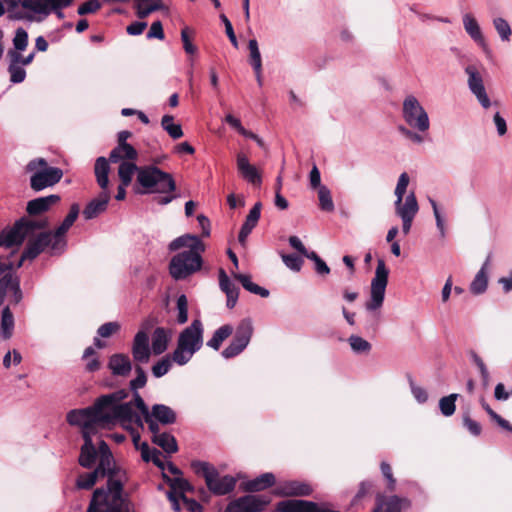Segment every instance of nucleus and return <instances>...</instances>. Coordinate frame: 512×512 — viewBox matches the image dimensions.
I'll use <instances>...</instances> for the list:
<instances>
[{
    "label": "nucleus",
    "mask_w": 512,
    "mask_h": 512,
    "mask_svg": "<svg viewBox=\"0 0 512 512\" xmlns=\"http://www.w3.org/2000/svg\"><path fill=\"white\" fill-rule=\"evenodd\" d=\"M50 222L48 218L30 219L21 217L13 226L6 227L0 232V247L19 248L28 238L17 268H20L25 260H34L47 248L53 253L63 252L65 247H54V233L48 230Z\"/></svg>",
    "instance_id": "nucleus-1"
},
{
    "label": "nucleus",
    "mask_w": 512,
    "mask_h": 512,
    "mask_svg": "<svg viewBox=\"0 0 512 512\" xmlns=\"http://www.w3.org/2000/svg\"><path fill=\"white\" fill-rule=\"evenodd\" d=\"M135 172H137L136 185L134 186L136 194L169 193L177 188L172 174L155 165L138 167L132 161L120 163L118 168L120 182L124 186H129Z\"/></svg>",
    "instance_id": "nucleus-2"
},
{
    "label": "nucleus",
    "mask_w": 512,
    "mask_h": 512,
    "mask_svg": "<svg viewBox=\"0 0 512 512\" xmlns=\"http://www.w3.org/2000/svg\"><path fill=\"white\" fill-rule=\"evenodd\" d=\"M119 471L110 472L107 480V490H94L87 512H129L128 504L123 498V483L116 479Z\"/></svg>",
    "instance_id": "nucleus-3"
},
{
    "label": "nucleus",
    "mask_w": 512,
    "mask_h": 512,
    "mask_svg": "<svg viewBox=\"0 0 512 512\" xmlns=\"http://www.w3.org/2000/svg\"><path fill=\"white\" fill-rule=\"evenodd\" d=\"M203 345V325L199 319L193 320L178 336L177 347L171 354V359L176 364H187L192 356Z\"/></svg>",
    "instance_id": "nucleus-4"
},
{
    "label": "nucleus",
    "mask_w": 512,
    "mask_h": 512,
    "mask_svg": "<svg viewBox=\"0 0 512 512\" xmlns=\"http://www.w3.org/2000/svg\"><path fill=\"white\" fill-rule=\"evenodd\" d=\"M12 252L8 256H0V306H3L7 296L10 302L17 305L22 300L19 278L16 276L17 264L12 261Z\"/></svg>",
    "instance_id": "nucleus-5"
},
{
    "label": "nucleus",
    "mask_w": 512,
    "mask_h": 512,
    "mask_svg": "<svg viewBox=\"0 0 512 512\" xmlns=\"http://www.w3.org/2000/svg\"><path fill=\"white\" fill-rule=\"evenodd\" d=\"M191 467L197 475L204 478L208 490L214 495H226L235 489L236 479L230 475L220 477L218 470L210 463L195 460Z\"/></svg>",
    "instance_id": "nucleus-6"
},
{
    "label": "nucleus",
    "mask_w": 512,
    "mask_h": 512,
    "mask_svg": "<svg viewBox=\"0 0 512 512\" xmlns=\"http://www.w3.org/2000/svg\"><path fill=\"white\" fill-rule=\"evenodd\" d=\"M26 171L31 173L30 188L40 192L59 183L63 177L62 169L48 165L44 158H35L28 162Z\"/></svg>",
    "instance_id": "nucleus-7"
},
{
    "label": "nucleus",
    "mask_w": 512,
    "mask_h": 512,
    "mask_svg": "<svg viewBox=\"0 0 512 512\" xmlns=\"http://www.w3.org/2000/svg\"><path fill=\"white\" fill-rule=\"evenodd\" d=\"M104 413L101 408L97 407V401L90 407L83 409H73L67 413L66 420L71 426H79L82 428V434L91 436L96 433L97 427L108 428L110 424L107 420H103Z\"/></svg>",
    "instance_id": "nucleus-8"
},
{
    "label": "nucleus",
    "mask_w": 512,
    "mask_h": 512,
    "mask_svg": "<svg viewBox=\"0 0 512 512\" xmlns=\"http://www.w3.org/2000/svg\"><path fill=\"white\" fill-rule=\"evenodd\" d=\"M202 252L183 251L172 257L169 264L170 275L175 280H183L202 267Z\"/></svg>",
    "instance_id": "nucleus-9"
},
{
    "label": "nucleus",
    "mask_w": 512,
    "mask_h": 512,
    "mask_svg": "<svg viewBox=\"0 0 512 512\" xmlns=\"http://www.w3.org/2000/svg\"><path fill=\"white\" fill-rule=\"evenodd\" d=\"M389 270L383 259H378L375 275L371 281L370 300L366 302L368 311H375L382 307L385 291L388 284Z\"/></svg>",
    "instance_id": "nucleus-10"
},
{
    "label": "nucleus",
    "mask_w": 512,
    "mask_h": 512,
    "mask_svg": "<svg viewBox=\"0 0 512 512\" xmlns=\"http://www.w3.org/2000/svg\"><path fill=\"white\" fill-rule=\"evenodd\" d=\"M402 113L405 122L411 128L420 132H425L429 129L428 114L415 96L409 95L404 99Z\"/></svg>",
    "instance_id": "nucleus-11"
},
{
    "label": "nucleus",
    "mask_w": 512,
    "mask_h": 512,
    "mask_svg": "<svg viewBox=\"0 0 512 512\" xmlns=\"http://www.w3.org/2000/svg\"><path fill=\"white\" fill-rule=\"evenodd\" d=\"M253 334V325L250 319H243L238 324L233 339L230 344L222 351V356L226 359L234 358L242 353L249 344Z\"/></svg>",
    "instance_id": "nucleus-12"
},
{
    "label": "nucleus",
    "mask_w": 512,
    "mask_h": 512,
    "mask_svg": "<svg viewBox=\"0 0 512 512\" xmlns=\"http://www.w3.org/2000/svg\"><path fill=\"white\" fill-rule=\"evenodd\" d=\"M270 502L262 495H244L229 502L224 512H263Z\"/></svg>",
    "instance_id": "nucleus-13"
},
{
    "label": "nucleus",
    "mask_w": 512,
    "mask_h": 512,
    "mask_svg": "<svg viewBox=\"0 0 512 512\" xmlns=\"http://www.w3.org/2000/svg\"><path fill=\"white\" fill-rule=\"evenodd\" d=\"M128 397V391L126 389H120L110 394L101 395L96 399L97 407L101 408L104 415L101 417L103 420H107L110 426L115 425V413L123 403L122 400Z\"/></svg>",
    "instance_id": "nucleus-14"
},
{
    "label": "nucleus",
    "mask_w": 512,
    "mask_h": 512,
    "mask_svg": "<svg viewBox=\"0 0 512 512\" xmlns=\"http://www.w3.org/2000/svg\"><path fill=\"white\" fill-rule=\"evenodd\" d=\"M312 492L313 489L309 483L299 480L279 482L273 490V494L278 497L309 496Z\"/></svg>",
    "instance_id": "nucleus-15"
},
{
    "label": "nucleus",
    "mask_w": 512,
    "mask_h": 512,
    "mask_svg": "<svg viewBox=\"0 0 512 512\" xmlns=\"http://www.w3.org/2000/svg\"><path fill=\"white\" fill-rule=\"evenodd\" d=\"M465 72L468 75V86L471 92L476 96L483 108L487 109L490 107L491 102L486 93L483 78L474 65H468L465 68Z\"/></svg>",
    "instance_id": "nucleus-16"
},
{
    "label": "nucleus",
    "mask_w": 512,
    "mask_h": 512,
    "mask_svg": "<svg viewBox=\"0 0 512 512\" xmlns=\"http://www.w3.org/2000/svg\"><path fill=\"white\" fill-rule=\"evenodd\" d=\"M277 512H339L307 500H283L276 505Z\"/></svg>",
    "instance_id": "nucleus-17"
},
{
    "label": "nucleus",
    "mask_w": 512,
    "mask_h": 512,
    "mask_svg": "<svg viewBox=\"0 0 512 512\" xmlns=\"http://www.w3.org/2000/svg\"><path fill=\"white\" fill-rule=\"evenodd\" d=\"M61 198L59 195L51 194L44 197H38L27 202L26 212L30 219L44 218L42 215L48 212L52 206L58 204Z\"/></svg>",
    "instance_id": "nucleus-18"
},
{
    "label": "nucleus",
    "mask_w": 512,
    "mask_h": 512,
    "mask_svg": "<svg viewBox=\"0 0 512 512\" xmlns=\"http://www.w3.org/2000/svg\"><path fill=\"white\" fill-rule=\"evenodd\" d=\"M20 50L9 49L7 51V60L9 62L8 72L10 74V81L12 83H21L26 78V71L24 69L25 59Z\"/></svg>",
    "instance_id": "nucleus-19"
},
{
    "label": "nucleus",
    "mask_w": 512,
    "mask_h": 512,
    "mask_svg": "<svg viewBox=\"0 0 512 512\" xmlns=\"http://www.w3.org/2000/svg\"><path fill=\"white\" fill-rule=\"evenodd\" d=\"M132 356L134 361L138 363H147L151 356L149 347V337L146 331L140 330L136 333L133 345Z\"/></svg>",
    "instance_id": "nucleus-20"
},
{
    "label": "nucleus",
    "mask_w": 512,
    "mask_h": 512,
    "mask_svg": "<svg viewBox=\"0 0 512 512\" xmlns=\"http://www.w3.org/2000/svg\"><path fill=\"white\" fill-rule=\"evenodd\" d=\"M79 205L74 203L71 205L69 213L63 220V222L58 226L54 231V247H65L66 246V240H65V234L68 232V230L72 227L74 222L76 221L78 215H79Z\"/></svg>",
    "instance_id": "nucleus-21"
},
{
    "label": "nucleus",
    "mask_w": 512,
    "mask_h": 512,
    "mask_svg": "<svg viewBox=\"0 0 512 512\" xmlns=\"http://www.w3.org/2000/svg\"><path fill=\"white\" fill-rule=\"evenodd\" d=\"M237 169L240 175L249 183L259 186L262 182L261 173L257 168L249 163L248 157L244 153L237 154Z\"/></svg>",
    "instance_id": "nucleus-22"
},
{
    "label": "nucleus",
    "mask_w": 512,
    "mask_h": 512,
    "mask_svg": "<svg viewBox=\"0 0 512 512\" xmlns=\"http://www.w3.org/2000/svg\"><path fill=\"white\" fill-rule=\"evenodd\" d=\"M108 368L114 376L127 377L131 373L132 363L128 355L116 353L110 356Z\"/></svg>",
    "instance_id": "nucleus-23"
},
{
    "label": "nucleus",
    "mask_w": 512,
    "mask_h": 512,
    "mask_svg": "<svg viewBox=\"0 0 512 512\" xmlns=\"http://www.w3.org/2000/svg\"><path fill=\"white\" fill-rule=\"evenodd\" d=\"M110 200L109 191H101L99 195L92 199L84 208L83 216L85 219L90 220L97 217L99 214L107 209Z\"/></svg>",
    "instance_id": "nucleus-24"
},
{
    "label": "nucleus",
    "mask_w": 512,
    "mask_h": 512,
    "mask_svg": "<svg viewBox=\"0 0 512 512\" xmlns=\"http://www.w3.org/2000/svg\"><path fill=\"white\" fill-rule=\"evenodd\" d=\"M183 247L189 248L187 251H205V244L199 239L198 236L192 234H185L180 237H177L169 244L170 251H177Z\"/></svg>",
    "instance_id": "nucleus-25"
},
{
    "label": "nucleus",
    "mask_w": 512,
    "mask_h": 512,
    "mask_svg": "<svg viewBox=\"0 0 512 512\" xmlns=\"http://www.w3.org/2000/svg\"><path fill=\"white\" fill-rule=\"evenodd\" d=\"M276 484V477L271 472H266L255 479L242 483L243 490L249 493L260 492L273 487Z\"/></svg>",
    "instance_id": "nucleus-26"
},
{
    "label": "nucleus",
    "mask_w": 512,
    "mask_h": 512,
    "mask_svg": "<svg viewBox=\"0 0 512 512\" xmlns=\"http://www.w3.org/2000/svg\"><path fill=\"white\" fill-rule=\"evenodd\" d=\"M84 444L81 447L78 458L79 465L83 468H92L97 459V450L93 444L92 437L83 433Z\"/></svg>",
    "instance_id": "nucleus-27"
},
{
    "label": "nucleus",
    "mask_w": 512,
    "mask_h": 512,
    "mask_svg": "<svg viewBox=\"0 0 512 512\" xmlns=\"http://www.w3.org/2000/svg\"><path fill=\"white\" fill-rule=\"evenodd\" d=\"M219 286L220 289L226 294L227 302L226 305L229 309L235 307L238 296L239 288L231 282L224 269H219Z\"/></svg>",
    "instance_id": "nucleus-28"
},
{
    "label": "nucleus",
    "mask_w": 512,
    "mask_h": 512,
    "mask_svg": "<svg viewBox=\"0 0 512 512\" xmlns=\"http://www.w3.org/2000/svg\"><path fill=\"white\" fill-rule=\"evenodd\" d=\"M138 158L137 150L130 144H117L109 154L111 163L135 161Z\"/></svg>",
    "instance_id": "nucleus-29"
},
{
    "label": "nucleus",
    "mask_w": 512,
    "mask_h": 512,
    "mask_svg": "<svg viewBox=\"0 0 512 512\" xmlns=\"http://www.w3.org/2000/svg\"><path fill=\"white\" fill-rule=\"evenodd\" d=\"M115 423L120 421L122 423H134L138 427L143 428V420L139 414L132 409V402H127L118 407L115 415Z\"/></svg>",
    "instance_id": "nucleus-30"
},
{
    "label": "nucleus",
    "mask_w": 512,
    "mask_h": 512,
    "mask_svg": "<svg viewBox=\"0 0 512 512\" xmlns=\"http://www.w3.org/2000/svg\"><path fill=\"white\" fill-rule=\"evenodd\" d=\"M115 423L120 421L122 423H134L138 427L143 428V420L139 414L132 409V402H127L118 407L115 415Z\"/></svg>",
    "instance_id": "nucleus-31"
},
{
    "label": "nucleus",
    "mask_w": 512,
    "mask_h": 512,
    "mask_svg": "<svg viewBox=\"0 0 512 512\" xmlns=\"http://www.w3.org/2000/svg\"><path fill=\"white\" fill-rule=\"evenodd\" d=\"M150 415L162 425H171L177 421L176 412L171 407L164 404H154L151 408Z\"/></svg>",
    "instance_id": "nucleus-32"
},
{
    "label": "nucleus",
    "mask_w": 512,
    "mask_h": 512,
    "mask_svg": "<svg viewBox=\"0 0 512 512\" xmlns=\"http://www.w3.org/2000/svg\"><path fill=\"white\" fill-rule=\"evenodd\" d=\"M109 159H106L105 157H98L95 161L94 165V173L96 177L97 184L100 186V188L103 191H108V185H109V172H110V166H109Z\"/></svg>",
    "instance_id": "nucleus-33"
},
{
    "label": "nucleus",
    "mask_w": 512,
    "mask_h": 512,
    "mask_svg": "<svg viewBox=\"0 0 512 512\" xmlns=\"http://www.w3.org/2000/svg\"><path fill=\"white\" fill-rule=\"evenodd\" d=\"M408 505L409 501L407 499L398 496H392L388 500L379 498L373 512H400L402 507Z\"/></svg>",
    "instance_id": "nucleus-34"
},
{
    "label": "nucleus",
    "mask_w": 512,
    "mask_h": 512,
    "mask_svg": "<svg viewBox=\"0 0 512 512\" xmlns=\"http://www.w3.org/2000/svg\"><path fill=\"white\" fill-rule=\"evenodd\" d=\"M170 335L168 330L163 327H157L152 334V351L155 355H160L167 350Z\"/></svg>",
    "instance_id": "nucleus-35"
},
{
    "label": "nucleus",
    "mask_w": 512,
    "mask_h": 512,
    "mask_svg": "<svg viewBox=\"0 0 512 512\" xmlns=\"http://www.w3.org/2000/svg\"><path fill=\"white\" fill-rule=\"evenodd\" d=\"M395 207L397 215L401 218H406L407 216L414 218L419 209L416 196L413 192L406 197L404 203L395 204Z\"/></svg>",
    "instance_id": "nucleus-36"
},
{
    "label": "nucleus",
    "mask_w": 512,
    "mask_h": 512,
    "mask_svg": "<svg viewBox=\"0 0 512 512\" xmlns=\"http://www.w3.org/2000/svg\"><path fill=\"white\" fill-rule=\"evenodd\" d=\"M489 259L485 261L481 269L476 274L475 278L470 284V291L474 295L482 294L486 291L488 286L487 267Z\"/></svg>",
    "instance_id": "nucleus-37"
},
{
    "label": "nucleus",
    "mask_w": 512,
    "mask_h": 512,
    "mask_svg": "<svg viewBox=\"0 0 512 512\" xmlns=\"http://www.w3.org/2000/svg\"><path fill=\"white\" fill-rule=\"evenodd\" d=\"M151 441L161 447L168 454H173L178 451L176 438L168 432H163L161 435L152 436Z\"/></svg>",
    "instance_id": "nucleus-38"
},
{
    "label": "nucleus",
    "mask_w": 512,
    "mask_h": 512,
    "mask_svg": "<svg viewBox=\"0 0 512 512\" xmlns=\"http://www.w3.org/2000/svg\"><path fill=\"white\" fill-rule=\"evenodd\" d=\"M463 24L466 32L469 34V36L479 44H481L483 47H485V40L482 35L481 29L478 25V22L471 14H466L463 17Z\"/></svg>",
    "instance_id": "nucleus-39"
},
{
    "label": "nucleus",
    "mask_w": 512,
    "mask_h": 512,
    "mask_svg": "<svg viewBox=\"0 0 512 512\" xmlns=\"http://www.w3.org/2000/svg\"><path fill=\"white\" fill-rule=\"evenodd\" d=\"M14 329V316L8 305L4 306L1 313L0 334L3 339L11 338Z\"/></svg>",
    "instance_id": "nucleus-40"
},
{
    "label": "nucleus",
    "mask_w": 512,
    "mask_h": 512,
    "mask_svg": "<svg viewBox=\"0 0 512 512\" xmlns=\"http://www.w3.org/2000/svg\"><path fill=\"white\" fill-rule=\"evenodd\" d=\"M234 328L230 324H225L219 327L213 334L212 338L208 340L207 346L214 350H219L222 343L233 334Z\"/></svg>",
    "instance_id": "nucleus-41"
},
{
    "label": "nucleus",
    "mask_w": 512,
    "mask_h": 512,
    "mask_svg": "<svg viewBox=\"0 0 512 512\" xmlns=\"http://www.w3.org/2000/svg\"><path fill=\"white\" fill-rule=\"evenodd\" d=\"M99 478L102 477L96 469L92 472L80 473L77 476L75 487L79 490H90L95 486Z\"/></svg>",
    "instance_id": "nucleus-42"
},
{
    "label": "nucleus",
    "mask_w": 512,
    "mask_h": 512,
    "mask_svg": "<svg viewBox=\"0 0 512 512\" xmlns=\"http://www.w3.org/2000/svg\"><path fill=\"white\" fill-rule=\"evenodd\" d=\"M233 276L236 280H238L242 284V286L247 291H249L253 294H256V295H260L261 297H264V298L269 296V294H270L269 291L255 283H253L251 281V278L249 275L234 273Z\"/></svg>",
    "instance_id": "nucleus-43"
},
{
    "label": "nucleus",
    "mask_w": 512,
    "mask_h": 512,
    "mask_svg": "<svg viewBox=\"0 0 512 512\" xmlns=\"http://www.w3.org/2000/svg\"><path fill=\"white\" fill-rule=\"evenodd\" d=\"M73 0H46L45 11L41 14H49L54 12L59 19L64 18L62 9L69 7Z\"/></svg>",
    "instance_id": "nucleus-44"
},
{
    "label": "nucleus",
    "mask_w": 512,
    "mask_h": 512,
    "mask_svg": "<svg viewBox=\"0 0 512 512\" xmlns=\"http://www.w3.org/2000/svg\"><path fill=\"white\" fill-rule=\"evenodd\" d=\"M172 115H164L161 120L162 128L169 134L172 139H179L183 136L181 125L173 123Z\"/></svg>",
    "instance_id": "nucleus-45"
},
{
    "label": "nucleus",
    "mask_w": 512,
    "mask_h": 512,
    "mask_svg": "<svg viewBox=\"0 0 512 512\" xmlns=\"http://www.w3.org/2000/svg\"><path fill=\"white\" fill-rule=\"evenodd\" d=\"M163 477L172 490L179 492L180 499H182V495H185L184 494L185 492L193 491V486L184 478H181V477L170 478L165 474L163 475Z\"/></svg>",
    "instance_id": "nucleus-46"
},
{
    "label": "nucleus",
    "mask_w": 512,
    "mask_h": 512,
    "mask_svg": "<svg viewBox=\"0 0 512 512\" xmlns=\"http://www.w3.org/2000/svg\"><path fill=\"white\" fill-rule=\"evenodd\" d=\"M319 206L322 211L333 212L334 203L332 200L331 192L326 186L318 188Z\"/></svg>",
    "instance_id": "nucleus-47"
},
{
    "label": "nucleus",
    "mask_w": 512,
    "mask_h": 512,
    "mask_svg": "<svg viewBox=\"0 0 512 512\" xmlns=\"http://www.w3.org/2000/svg\"><path fill=\"white\" fill-rule=\"evenodd\" d=\"M458 398V394H450L448 396H444L439 400V408L441 413L446 416H452L455 413L456 405L455 402Z\"/></svg>",
    "instance_id": "nucleus-48"
},
{
    "label": "nucleus",
    "mask_w": 512,
    "mask_h": 512,
    "mask_svg": "<svg viewBox=\"0 0 512 512\" xmlns=\"http://www.w3.org/2000/svg\"><path fill=\"white\" fill-rule=\"evenodd\" d=\"M113 456L112 454H105L100 455V460L98 466L95 468L101 477H105L106 475L110 474V472H116L119 471V468L113 465Z\"/></svg>",
    "instance_id": "nucleus-49"
},
{
    "label": "nucleus",
    "mask_w": 512,
    "mask_h": 512,
    "mask_svg": "<svg viewBox=\"0 0 512 512\" xmlns=\"http://www.w3.org/2000/svg\"><path fill=\"white\" fill-rule=\"evenodd\" d=\"M248 49L250 51V64L253 70H260V67H262V59L256 39L249 40Z\"/></svg>",
    "instance_id": "nucleus-50"
},
{
    "label": "nucleus",
    "mask_w": 512,
    "mask_h": 512,
    "mask_svg": "<svg viewBox=\"0 0 512 512\" xmlns=\"http://www.w3.org/2000/svg\"><path fill=\"white\" fill-rule=\"evenodd\" d=\"M348 341L352 350L356 353L367 354L372 348L371 344L360 336L352 335L349 337Z\"/></svg>",
    "instance_id": "nucleus-51"
},
{
    "label": "nucleus",
    "mask_w": 512,
    "mask_h": 512,
    "mask_svg": "<svg viewBox=\"0 0 512 512\" xmlns=\"http://www.w3.org/2000/svg\"><path fill=\"white\" fill-rule=\"evenodd\" d=\"M135 373L136 377L129 383V388L131 391H138L139 389L145 387L147 383V374L140 365L135 366Z\"/></svg>",
    "instance_id": "nucleus-52"
},
{
    "label": "nucleus",
    "mask_w": 512,
    "mask_h": 512,
    "mask_svg": "<svg viewBox=\"0 0 512 512\" xmlns=\"http://www.w3.org/2000/svg\"><path fill=\"white\" fill-rule=\"evenodd\" d=\"M193 36L194 30L190 29L189 27L186 26L181 30L183 48L187 54H195L197 52V47L192 43Z\"/></svg>",
    "instance_id": "nucleus-53"
},
{
    "label": "nucleus",
    "mask_w": 512,
    "mask_h": 512,
    "mask_svg": "<svg viewBox=\"0 0 512 512\" xmlns=\"http://www.w3.org/2000/svg\"><path fill=\"white\" fill-rule=\"evenodd\" d=\"M261 208H262L261 202L255 203V205L249 211V214L247 215L246 220L242 226L253 230L256 227V225L260 219Z\"/></svg>",
    "instance_id": "nucleus-54"
},
{
    "label": "nucleus",
    "mask_w": 512,
    "mask_h": 512,
    "mask_svg": "<svg viewBox=\"0 0 512 512\" xmlns=\"http://www.w3.org/2000/svg\"><path fill=\"white\" fill-rule=\"evenodd\" d=\"M171 356H165L152 366V374L156 378H160L167 374L171 369Z\"/></svg>",
    "instance_id": "nucleus-55"
},
{
    "label": "nucleus",
    "mask_w": 512,
    "mask_h": 512,
    "mask_svg": "<svg viewBox=\"0 0 512 512\" xmlns=\"http://www.w3.org/2000/svg\"><path fill=\"white\" fill-rule=\"evenodd\" d=\"M281 258L284 264L291 270L299 272L304 263L303 259L296 254H284L281 253Z\"/></svg>",
    "instance_id": "nucleus-56"
},
{
    "label": "nucleus",
    "mask_w": 512,
    "mask_h": 512,
    "mask_svg": "<svg viewBox=\"0 0 512 512\" xmlns=\"http://www.w3.org/2000/svg\"><path fill=\"white\" fill-rule=\"evenodd\" d=\"M13 48L12 50H26L28 46V33L23 28H18L15 32V36L13 38Z\"/></svg>",
    "instance_id": "nucleus-57"
},
{
    "label": "nucleus",
    "mask_w": 512,
    "mask_h": 512,
    "mask_svg": "<svg viewBox=\"0 0 512 512\" xmlns=\"http://www.w3.org/2000/svg\"><path fill=\"white\" fill-rule=\"evenodd\" d=\"M408 184H409V176L406 172H403L399 176L398 183L395 188V195L397 197L395 204H400L403 201V197L406 193Z\"/></svg>",
    "instance_id": "nucleus-58"
},
{
    "label": "nucleus",
    "mask_w": 512,
    "mask_h": 512,
    "mask_svg": "<svg viewBox=\"0 0 512 512\" xmlns=\"http://www.w3.org/2000/svg\"><path fill=\"white\" fill-rule=\"evenodd\" d=\"M178 316L177 321L179 324H184L188 320V300L186 295L182 294L177 299Z\"/></svg>",
    "instance_id": "nucleus-59"
},
{
    "label": "nucleus",
    "mask_w": 512,
    "mask_h": 512,
    "mask_svg": "<svg viewBox=\"0 0 512 512\" xmlns=\"http://www.w3.org/2000/svg\"><path fill=\"white\" fill-rule=\"evenodd\" d=\"M102 7V4L99 0H88L84 3H82L78 9L77 13L80 16L87 15V14H93L99 11Z\"/></svg>",
    "instance_id": "nucleus-60"
},
{
    "label": "nucleus",
    "mask_w": 512,
    "mask_h": 512,
    "mask_svg": "<svg viewBox=\"0 0 512 512\" xmlns=\"http://www.w3.org/2000/svg\"><path fill=\"white\" fill-rule=\"evenodd\" d=\"M494 27L503 41H508L511 35V28L508 22L503 18H496L493 21Z\"/></svg>",
    "instance_id": "nucleus-61"
},
{
    "label": "nucleus",
    "mask_w": 512,
    "mask_h": 512,
    "mask_svg": "<svg viewBox=\"0 0 512 512\" xmlns=\"http://www.w3.org/2000/svg\"><path fill=\"white\" fill-rule=\"evenodd\" d=\"M472 359L480 371L483 386L485 388L488 387L489 381H490V375H489V372H488V369H487L485 363L483 362L482 358L480 356H478L476 353H472Z\"/></svg>",
    "instance_id": "nucleus-62"
},
{
    "label": "nucleus",
    "mask_w": 512,
    "mask_h": 512,
    "mask_svg": "<svg viewBox=\"0 0 512 512\" xmlns=\"http://www.w3.org/2000/svg\"><path fill=\"white\" fill-rule=\"evenodd\" d=\"M21 6L34 13L41 14L45 11L46 0H18Z\"/></svg>",
    "instance_id": "nucleus-63"
},
{
    "label": "nucleus",
    "mask_w": 512,
    "mask_h": 512,
    "mask_svg": "<svg viewBox=\"0 0 512 512\" xmlns=\"http://www.w3.org/2000/svg\"><path fill=\"white\" fill-rule=\"evenodd\" d=\"M120 330V325L117 322H107L101 325L97 333L102 338H108Z\"/></svg>",
    "instance_id": "nucleus-64"
}]
</instances>
